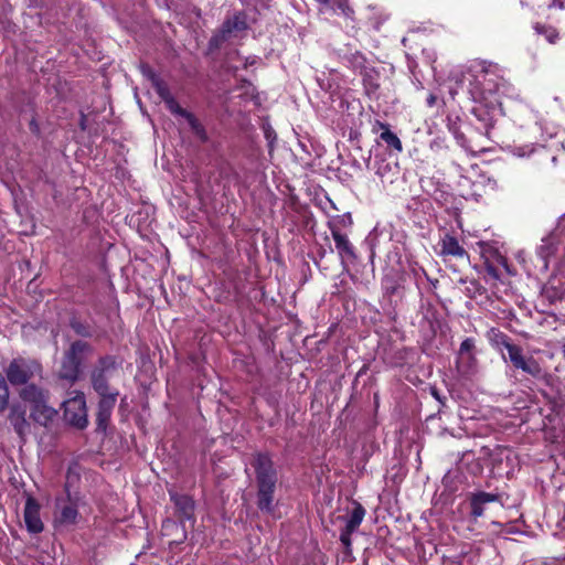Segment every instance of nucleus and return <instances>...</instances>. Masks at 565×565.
I'll list each match as a JSON object with an SVG mask.
<instances>
[{"label": "nucleus", "mask_w": 565, "mask_h": 565, "mask_svg": "<svg viewBox=\"0 0 565 565\" xmlns=\"http://www.w3.org/2000/svg\"><path fill=\"white\" fill-rule=\"evenodd\" d=\"M558 239L557 233L553 232L548 236L542 239L541 245L539 246V255L547 260L552 257L557 250Z\"/></svg>", "instance_id": "obj_16"}, {"label": "nucleus", "mask_w": 565, "mask_h": 565, "mask_svg": "<svg viewBox=\"0 0 565 565\" xmlns=\"http://www.w3.org/2000/svg\"><path fill=\"white\" fill-rule=\"evenodd\" d=\"M153 85L156 88L157 94L160 96V98L166 102L169 99V97H172L168 86L160 79H154Z\"/></svg>", "instance_id": "obj_23"}, {"label": "nucleus", "mask_w": 565, "mask_h": 565, "mask_svg": "<svg viewBox=\"0 0 565 565\" xmlns=\"http://www.w3.org/2000/svg\"><path fill=\"white\" fill-rule=\"evenodd\" d=\"M440 245V254L444 256L449 255L458 258L469 257L468 253L459 244L458 239L451 235H445V237L441 239Z\"/></svg>", "instance_id": "obj_14"}, {"label": "nucleus", "mask_w": 565, "mask_h": 565, "mask_svg": "<svg viewBox=\"0 0 565 565\" xmlns=\"http://www.w3.org/2000/svg\"><path fill=\"white\" fill-rule=\"evenodd\" d=\"M376 125L383 129L381 134V139L386 142L390 147H393L397 151H402L403 146L399 140V138L390 130L388 126L386 124H383L381 121H376Z\"/></svg>", "instance_id": "obj_18"}, {"label": "nucleus", "mask_w": 565, "mask_h": 565, "mask_svg": "<svg viewBox=\"0 0 565 565\" xmlns=\"http://www.w3.org/2000/svg\"><path fill=\"white\" fill-rule=\"evenodd\" d=\"M168 109L175 115L184 117V115L188 113L185 109H183L178 102L174 99V97H169L168 100L164 102Z\"/></svg>", "instance_id": "obj_24"}, {"label": "nucleus", "mask_w": 565, "mask_h": 565, "mask_svg": "<svg viewBox=\"0 0 565 565\" xmlns=\"http://www.w3.org/2000/svg\"><path fill=\"white\" fill-rule=\"evenodd\" d=\"M9 402V384L4 375L0 373V415L9 409L7 418L19 438L24 441L31 428L26 416V408L21 402H14L12 404Z\"/></svg>", "instance_id": "obj_3"}, {"label": "nucleus", "mask_w": 565, "mask_h": 565, "mask_svg": "<svg viewBox=\"0 0 565 565\" xmlns=\"http://www.w3.org/2000/svg\"><path fill=\"white\" fill-rule=\"evenodd\" d=\"M497 342L503 345L509 354V360L514 367L522 370L523 372L532 375L540 376L542 369L540 364L533 358H525L522 353V349L510 342L509 338L503 333L497 334Z\"/></svg>", "instance_id": "obj_7"}, {"label": "nucleus", "mask_w": 565, "mask_h": 565, "mask_svg": "<svg viewBox=\"0 0 565 565\" xmlns=\"http://www.w3.org/2000/svg\"><path fill=\"white\" fill-rule=\"evenodd\" d=\"M118 391H114L111 393L107 394H98L99 395V402H98V408L96 414V424L97 428L100 430H106L108 422L110 419L113 409L115 407Z\"/></svg>", "instance_id": "obj_11"}, {"label": "nucleus", "mask_w": 565, "mask_h": 565, "mask_svg": "<svg viewBox=\"0 0 565 565\" xmlns=\"http://www.w3.org/2000/svg\"><path fill=\"white\" fill-rule=\"evenodd\" d=\"M65 420L78 428L84 429L88 425L85 395L82 392H74V396L63 402Z\"/></svg>", "instance_id": "obj_8"}, {"label": "nucleus", "mask_w": 565, "mask_h": 565, "mask_svg": "<svg viewBox=\"0 0 565 565\" xmlns=\"http://www.w3.org/2000/svg\"><path fill=\"white\" fill-rule=\"evenodd\" d=\"M184 118L188 120L189 125L195 134L202 135L204 132L202 126L191 113L188 111L184 115Z\"/></svg>", "instance_id": "obj_26"}, {"label": "nucleus", "mask_w": 565, "mask_h": 565, "mask_svg": "<svg viewBox=\"0 0 565 565\" xmlns=\"http://www.w3.org/2000/svg\"><path fill=\"white\" fill-rule=\"evenodd\" d=\"M319 3L323 6V8H331L333 9L337 7L341 13L347 18H352L353 10L348 3V0H317Z\"/></svg>", "instance_id": "obj_19"}, {"label": "nucleus", "mask_w": 565, "mask_h": 565, "mask_svg": "<svg viewBox=\"0 0 565 565\" xmlns=\"http://www.w3.org/2000/svg\"><path fill=\"white\" fill-rule=\"evenodd\" d=\"M471 499L481 503L482 505H484L487 503L498 501L499 495L481 491V492L475 493Z\"/></svg>", "instance_id": "obj_22"}, {"label": "nucleus", "mask_w": 565, "mask_h": 565, "mask_svg": "<svg viewBox=\"0 0 565 565\" xmlns=\"http://www.w3.org/2000/svg\"><path fill=\"white\" fill-rule=\"evenodd\" d=\"M170 498L174 503L175 512L181 522L193 519L195 505L189 495L170 492Z\"/></svg>", "instance_id": "obj_13"}, {"label": "nucleus", "mask_w": 565, "mask_h": 565, "mask_svg": "<svg viewBox=\"0 0 565 565\" xmlns=\"http://www.w3.org/2000/svg\"><path fill=\"white\" fill-rule=\"evenodd\" d=\"M93 353L90 344L84 341H75L65 352L58 376L74 383L81 374V366L86 356Z\"/></svg>", "instance_id": "obj_5"}, {"label": "nucleus", "mask_w": 565, "mask_h": 565, "mask_svg": "<svg viewBox=\"0 0 565 565\" xmlns=\"http://www.w3.org/2000/svg\"><path fill=\"white\" fill-rule=\"evenodd\" d=\"M353 532H349L348 529H343L341 531V534H340V541L342 542V544L345 546V547H350L351 546V534Z\"/></svg>", "instance_id": "obj_28"}, {"label": "nucleus", "mask_w": 565, "mask_h": 565, "mask_svg": "<svg viewBox=\"0 0 565 565\" xmlns=\"http://www.w3.org/2000/svg\"><path fill=\"white\" fill-rule=\"evenodd\" d=\"M24 522L30 533H41L44 529L40 518V504L32 497H28L24 507Z\"/></svg>", "instance_id": "obj_12"}, {"label": "nucleus", "mask_w": 565, "mask_h": 565, "mask_svg": "<svg viewBox=\"0 0 565 565\" xmlns=\"http://www.w3.org/2000/svg\"><path fill=\"white\" fill-rule=\"evenodd\" d=\"M18 394L21 402L24 403L23 405L30 406V418L35 424L47 427L57 415V412L49 405V390L30 383L21 387Z\"/></svg>", "instance_id": "obj_2"}, {"label": "nucleus", "mask_w": 565, "mask_h": 565, "mask_svg": "<svg viewBox=\"0 0 565 565\" xmlns=\"http://www.w3.org/2000/svg\"><path fill=\"white\" fill-rule=\"evenodd\" d=\"M534 29L539 34L543 35L550 43H554L558 38L557 31L552 26L536 24Z\"/></svg>", "instance_id": "obj_20"}, {"label": "nucleus", "mask_w": 565, "mask_h": 565, "mask_svg": "<svg viewBox=\"0 0 565 565\" xmlns=\"http://www.w3.org/2000/svg\"><path fill=\"white\" fill-rule=\"evenodd\" d=\"M332 237L335 244V248L343 258H355L354 249L347 235L340 233L338 230L332 231Z\"/></svg>", "instance_id": "obj_15"}, {"label": "nucleus", "mask_w": 565, "mask_h": 565, "mask_svg": "<svg viewBox=\"0 0 565 565\" xmlns=\"http://www.w3.org/2000/svg\"><path fill=\"white\" fill-rule=\"evenodd\" d=\"M71 327L78 335H82V337H90L92 335L89 328L81 321L73 320L71 322Z\"/></svg>", "instance_id": "obj_25"}, {"label": "nucleus", "mask_w": 565, "mask_h": 565, "mask_svg": "<svg viewBox=\"0 0 565 565\" xmlns=\"http://www.w3.org/2000/svg\"><path fill=\"white\" fill-rule=\"evenodd\" d=\"M255 63L254 58H247L245 65H253Z\"/></svg>", "instance_id": "obj_32"}, {"label": "nucleus", "mask_w": 565, "mask_h": 565, "mask_svg": "<svg viewBox=\"0 0 565 565\" xmlns=\"http://www.w3.org/2000/svg\"><path fill=\"white\" fill-rule=\"evenodd\" d=\"M436 96L434 94H430L427 98L428 106L433 107L436 104Z\"/></svg>", "instance_id": "obj_31"}, {"label": "nucleus", "mask_w": 565, "mask_h": 565, "mask_svg": "<svg viewBox=\"0 0 565 565\" xmlns=\"http://www.w3.org/2000/svg\"><path fill=\"white\" fill-rule=\"evenodd\" d=\"M247 26L246 15L242 12L226 19L221 29L210 39V49H220L224 42L247 30Z\"/></svg>", "instance_id": "obj_9"}, {"label": "nucleus", "mask_w": 565, "mask_h": 565, "mask_svg": "<svg viewBox=\"0 0 565 565\" xmlns=\"http://www.w3.org/2000/svg\"><path fill=\"white\" fill-rule=\"evenodd\" d=\"M486 270H487L488 275L491 276L492 278H494V279H499L500 278V276L498 274V270L493 266L488 265L486 267Z\"/></svg>", "instance_id": "obj_30"}, {"label": "nucleus", "mask_w": 565, "mask_h": 565, "mask_svg": "<svg viewBox=\"0 0 565 565\" xmlns=\"http://www.w3.org/2000/svg\"><path fill=\"white\" fill-rule=\"evenodd\" d=\"M364 515V508L360 503H356L349 519L345 522L344 529H348L349 532H354L362 523Z\"/></svg>", "instance_id": "obj_17"}, {"label": "nucleus", "mask_w": 565, "mask_h": 565, "mask_svg": "<svg viewBox=\"0 0 565 565\" xmlns=\"http://www.w3.org/2000/svg\"><path fill=\"white\" fill-rule=\"evenodd\" d=\"M475 347H476L475 339L466 338L460 344L459 354L460 355L468 354V359L470 361H473L475 360V354H473Z\"/></svg>", "instance_id": "obj_21"}, {"label": "nucleus", "mask_w": 565, "mask_h": 565, "mask_svg": "<svg viewBox=\"0 0 565 565\" xmlns=\"http://www.w3.org/2000/svg\"><path fill=\"white\" fill-rule=\"evenodd\" d=\"M470 505H471V515L475 516V518H479L483 514V507L481 503L475 501L471 499V502H470Z\"/></svg>", "instance_id": "obj_27"}, {"label": "nucleus", "mask_w": 565, "mask_h": 565, "mask_svg": "<svg viewBox=\"0 0 565 565\" xmlns=\"http://www.w3.org/2000/svg\"><path fill=\"white\" fill-rule=\"evenodd\" d=\"M83 505V500L78 495H71L67 491L66 498L56 500V509L54 513L55 526H72L79 521V508Z\"/></svg>", "instance_id": "obj_6"}, {"label": "nucleus", "mask_w": 565, "mask_h": 565, "mask_svg": "<svg viewBox=\"0 0 565 565\" xmlns=\"http://www.w3.org/2000/svg\"><path fill=\"white\" fill-rule=\"evenodd\" d=\"M43 367L35 359L23 356L14 358L4 370L6 380L12 386H25L34 377H42Z\"/></svg>", "instance_id": "obj_4"}, {"label": "nucleus", "mask_w": 565, "mask_h": 565, "mask_svg": "<svg viewBox=\"0 0 565 565\" xmlns=\"http://www.w3.org/2000/svg\"><path fill=\"white\" fill-rule=\"evenodd\" d=\"M257 481V507L262 512L271 513L274 511V492L277 482L276 470L270 458L258 454L253 461Z\"/></svg>", "instance_id": "obj_1"}, {"label": "nucleus", "mask_w": 565, "mask_h": 565, "mask_svg": "<svg viewBox=\"0 0 565 565\" xmlns=\"http://www.w3.org/2000/svg\"><path fill=\"white\" fill-rule=\"evenodd\" d=\"M555 232L565 234V213L559 217Z\"/></svg>", "instance_id": "obj_29"}, {"label": "nucleus", "mask_w": 565, "mask_h": 565, "mask_svg": "<svg viewBox=\"0 0 565 565\" xmlns=\"http://www.w3.org/2000/svg\"><path fill=\"white\" fill-rule=\"evenodd\" d=\"M116 370L115 359L111 356H103L98 360L97 364L93 367L90 373V381L97 394L111 393L108 387V379Z\"/></svg>", "instance_id": "obj_10"}]
</instances>
